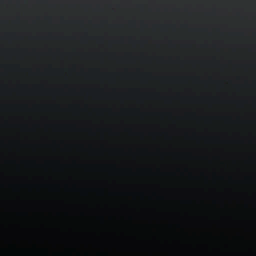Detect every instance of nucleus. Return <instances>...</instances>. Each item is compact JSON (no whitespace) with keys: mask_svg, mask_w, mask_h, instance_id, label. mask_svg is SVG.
Masks as SVG:
<instances>
[{"mask_svg":"<svg viewBox=\"0 0 256 256\" xmlns=\"http://www.w3.org/2000/svg\"><path fill=\"white\" fill-rule=\"evenodd\" d=\"M154 97L158 98V97H159V96H159V94H156V95H154Z\"/></svg>","mask_w":256,"mask_h":256,"instance_id":"423d86ee","label":"nucleus"},{"mask_svg":"<svg viewBox=\"0 0 256 256\" xmlns=\"http://www.w3.org/2000/svg\"><path fill=\"white\" fill-rule=\"evenodd\" d=\"M28 94L30 97V104L32 102V88H29ZM0 112H53V110H32L31 108L28 110H0Z\"/></svg>","mask_w":256,"mask_h":256,"instance_id":"f03ea898","label":"nucleus"},{"mask_svg":"<svg viewBox=\"0 0 256 256\" xmlns=\"http://www.w3.org/2000/svg\"><path fill=\"white\" fill-rule=\"evenodd\" d=\"M28 94L30 97V104L32 102V88H29ZM0 112H53V110H32L31 108L28 110H0Z\"/></svg>","mask_w":256,"mask_h":256,"instance_id":"20e7f679","label":"nucleus"},{"mask_svg":"<svg viewBox=\"0 0 256 256\" xmlns=\"http://www.w3.org/2000/svg\"><path fill=\"white\" fill-rule=\"evenodd\" d=\"M16 94L18 95V96H21V94H22L21 89L19 88H16Z\"/></svg>","mask_w":256,"mask_h":256,"instance_id":"39448f33","label":"nucleus"},{"mask_svg":"<svg viewBox=\"0 0 256 256\" xmlns=\"http://www.w3.org/2000/svg\"><path fill=\"white\" fill-rule=\"evenodd\" d=\"M28 94L30 97V104L32 102V88H29ZM0 112H53V110H32L31 108L28 110H0Z\"/></svg>","mask_w":256,"mask_h":256,"instance_id":"7ed1b4c3","label":"nucleus"},{"mask_svg":"<svg viewBox=\"0 0 256 256\" xmlns=\"http://www.w3.org/2000/svg\"><path fill=\"white\" fill-rule=\"evenodd\" d=\"M28 94L30 97V104L32 102V88H29ZM0 112H53V110H32L31 108L28 110H0Z\"/></svg>","mask_w":256,"mask_h":256,"instance_id":"f257e3e1","label":"nucleus"}]
</instances>
